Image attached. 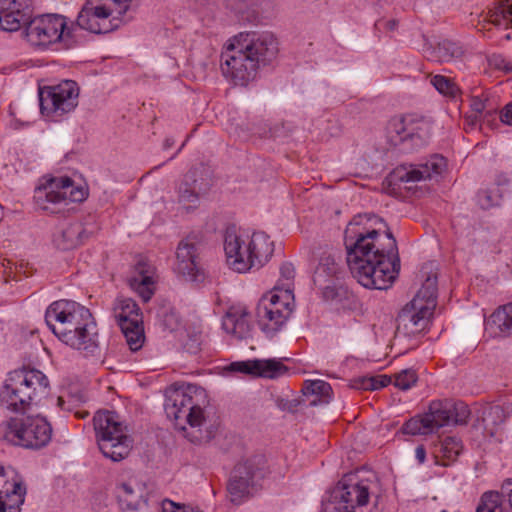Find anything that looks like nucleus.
<instances>
[{
  "label": "nucleus",
  "instance_id": "obj_1",
  "mask_svg": "<svg viewBox=\"0 0 512 512\" xmlns=\"http://www.w3.org/2000/svg\"><path fill=\"white\" fill-rule=\"evenodd\" d=\"M347 265L365 288L386 289L396 279L400 259L396 239L382 218L358 214L344 232Z\"/></svg>",
  "mask_w": 512,
  "mask_h": 512
},
{
  "label": "nucleus",
  "instance_id": "obj_2",
  "mask_svg": "<svg viewBox=\"0 0 512 512\" xmlns=\"http://www.w3.org/2000/svg\"><path fill=\"white\" fill-rule=\"evenodd\" d=\"M279 53L276 36L269 31H246L229 38L221 53L223 76L237 86H247L260 69L272 64Z\"/></svg>",
  "mask_w": 512,
  "mask_h": 512
},
{
  "label": "nucleus",
  "instance_id": "obj_3",
  "mask_svg": "<svg viewBox=\"0 0 512 512\" xmlns=\"http://www.w3.org/2000/svg\"><path fill=\"white\" fill-rule=\"evenodd\" d=\"M204 397L202 389L188 386L169 391L165 401L168 418L175 421V427L194 444L209 442L219 426L218 419L200 405V399Z\"/></svg>",
  "mask_w": 512,
  "mask_h": 512
},
{
  "label": "nucleus",
  "instance_id": "obj_4",
  "mask_svg": "<svg viewBox=\"0 0 512 512\" xmlns=\"http://www.w3.org/2000/svg\"><path fill=\"white\" fill-rule=\"evenodd\" d=\"M45 321L58 339L72 349L93 351L98 347L92 314L77 302L65 299L53 302L46 310Z\"/></svg>",
  "mask_w": 512,
  "mask_h": 512
},
{
  "label": "nucleus",
  "instance_id": "obj_5",
  "mask_svg": "<svg viewBox=\"0 0 512 512\" xmlns=\"http://www.w3.org/2000/svg\"><path fill=\"white\" fill-rule=\"evenodd\" d=\"M48 377L39 369L22 365L9 371L0 387V405L14 413L38 406L50 394Z\"/></svg>",
  "mask_w": 512,
  "mask_h": 512
},
{
  "label": "nucleus",
  "instance_id": "obj_6",
  "mask_svg": "<svg viewBox=\"0 0 512 512\" xmlns=\"http://www.w3.org/2000/svg\"><path fill=\"white\" fill-rule=\"evenodd\" d=\"M224 251L228 266L245 273L266 264L274 252V244L264 232L248 235L229 228L224 237Z\"/></svg>",
  "mask_w": 512,
  "mask_h": 512
},
{
  "label": "nucleus",
  "instance_id": "obj_7",
  "mask_svg": "<svg viewBox=\"0 0 512 512\" xmlns=\"http://www.w3.org/2000/svg\"><path fill=\"white\" fill-rule=\"evenodd\" d=\"M93 424L97 444L104 457L119 462L129 455L133 441L118 414L98 411L93 417Z\"/></svg>",
  "mask_w": 512,
  "mask_h": 512
},
{
  "label": "nucleus",
  "instance_id": "obj_8",
  "mask_svg": "<svg viewBox=\"0 0 512 512\" xmlns=\"http://www.w3.org/2000/svg\"><path fill=\"white\" fill-rule=\"evenodd\" d=\"M133 0H87L77 17V25L91 33H109L122 24Z\"/></svg>",
  "mask_w": 512,
  "mask_h": 512
},
{
  "label": "nucleus",
  "instance_id": "obj_9",
  "mask_svg": "<svg viewBox=\"0 0 512 512\" xmlns=\"http://www.w3.org/2000/svg\"><path fill=\"white\" fill-rule=\"evenodd\" d=\"M437 277L428 276L417 294L399 314V321L410 333L428 329L437 306Z\"/></svg>",
  "mask_w": 512,
  "mask_h": 512
},
{
  "label": "nucleus",
  "instance_id": "obj_10",
  "mask_svg": "<svg viewBox=\"0 0 512 512\" xmlns=\"http://www.w3.org/2000/svg\"><path fill=\"white\" fill-rule=\"evenodd\" d=\"M431 122L415 114L392 118L387 125V138L394 147L411 152L424 147L431 136Z\"/></svg>",
  "mask_w": 512,
  "mask_h": 512
},
{
  "label": "nucleus",
  "instance_id": "obj_11",
  "mask_svg": "<svg viewBox=\"0 0 512 512\" xmlns=\"http://www.w3.org/2000/svg\"><path fill=\"white\" fill-rule=\"evenodd\" d=\"M3 438L14 445L29 449L46 446L52 437L49 422L41 416L11 418L2 425Z\"/></svg>",
  "mask_w": 512,
  "mask_h": 512
},
{
  "label": "nucleus",
  "instance_id": "obj_12",
  "mask_svg": "<svg viewBox=\"0 0 512 512\" xmlns=\"http://www.w3.org/2000/svg\"><path fill=\"white\" fill-rule=\"evenodd\" d=\"M295 308L294 291L274 287L259 301L257 315L262 330L272 335L281 330Z\"/></svg>",
  "mask_w": 512,
  "mask_h": 512
},
{
  "label": "nucleus",
  "instance_id": "obj_13",
  "mask_svg": "<svg viewBox=\"0 0 512 512\" xmlns=\"http://www.w3.org/2000/svg\"><path fill=\"white\" fill-rule=\"evenodd\" d=\"M370 481L344 478L333 490L330 499L324 503V512H370Z\"/></svg>",
  "mask_w": 512,
  "mask_h": 512
},
{
  "label": "nucleus",
  "instance_id": "obj_14",
  "mask_svg": "<svg viewBox=\"0 0 512 512\" xmlns=\"http://www.w3.org/2000/svg\"><path fill=\"white\" fill-rule=\"evenodd\" d=\"M79 87L75 81L64 80L57 85L39 89L40 110L51 121H59L78 105Z\"/></svg>",
  "mask_w": 512,
  "mask_h": 512
},
{
  "label": "nucleus",
  "instance_id": "obj_15",
  "mask_svg": "<svg viewBox=\"0 0 512 512\" xmlns=\"http://www.w3.org/2000/svg\"><path fill=\"white\" fill-rule=\"evenodd\" d=\"M88 192L81 185L67 177L51 178L46 185L39 187L34 195L40 209L54 213L50 204H67L68 202H81L86 199Z\"/></svg>",
  "mask_w": 512,
  "mask_h": 512
},
{
  "label": "nucleus",
  "instance_id": "obj_16",
  "mask_svg": "<svg viewBox=\"0 0 512 512\" xmlns=\"http://www.w3.org/2000/svg\"><path fill=\"white\" fill-rule=\"evenodd\" d=\"M113 313L130 350L136 352L141 349L145 335L142 312L137 303L130 298H118Z\"/></svg>",
  "mask_w": 512,
  "mask_h": 512
},
{
  "label": "nucleus",
  "instance_id": "obj_17",
  "mask_svg": "<svg viewBox=\"0 0 512 512\" xmlns=\"http://www.w3.org/2000/svg\"><path fill=\"white\" fill-rule=\"evenodd\" d=\"M27 24L26 37L34 46H48L71 37L66 18L61 15H42L29 20Z\"/></svg>",
  "mask_w": 512,
  "mask_h": 512
},
{
  "label": "nucleus",
  "instance_id": "obj_18",
  "mask_svg": "<svg viewBox=\"0 0 512 512\" xmlns=\"http://www.w3.org/2000/svg\"><path fill=\"white\" fill-rule=\"evenodd\" d=\"M265 464L263 457L255 456L235 466L228 484L232 502L240 503L242 498L250 494L251 489L264 478Z\"/></svg>",
  "mask_w": 512,
  "mask_h": 512
},
{
  "label": "nucleus",
  "instance_id": "obj_19",
  "mask_svg": "<svg viewBox=\"0 0 512 512\" xmlns=\"http://www.w3.org/2000/svg\"><path fill=\"white\" fill-rule=\"evenodd\" d=\"M452 423L451 401H432L428 411L406 421L401 430L408 435H427Z\"/></svg>",
  "mask_w": 512,
  "mask_h": 512
},
{
  "label": "nucleus",
  "instance_id": "obj_20",
  "mask_svg": "<svg viewBox=\"0 0 512 512\" xmlns=\"http://www.w3.org/2000/svg\"><path fill=\"white\" fill-rule=\"evenodd\" d=\"M202 247V237L196 233L187 235L177 246L174 270L187 281H197L203 276Z\"/></svg>",
  "mask_w": 512,
  "mask_h": 512
},
{
  "label": "nucleus",
  "instance_id": "obj_21",
  "mask_svg": "<svg viewBox=\"0 0 512 512\" xmlns=\"http://www.w3.org/2000/svg\"><path fill=\"white\" fill-rule=\"evenodd\" d=\"M222 328L235 340H246L251 342L249 348L255 350L252 333L254 326L252 316L244 305L230 306L222 319Z\"/></svg>",
  "mask_w": 512,
  "mask_h": 512
},
{
  "label": "nucleus",
  "instance_id": "obj_22",
  "mask_svg": "<svg viewBox=\"0 0 512 512\" xmlns=\"http://www.w3.org/2000/svg\"><path fill=\"white\" fill-rule=\"evenodd\" d=\"M226 370L268 379L279 378L288 372L287 366L275 358L237 361L229 364Z\"/></svg>",
  "mask_w": 512,
  "mask_h": 512
},
{
  "label": "nucleus",
  "instance_id": "obj_23",
  "mask_svg": "<svg viewBox=\"0 0 512 512\" xmlns=\"http://www.w3.org/2000/svg\"><path fill=\"white\" fill-rule=\"evenodd\" d=\"M31 17L30 0H0V30L18 31Z\"/></svg>",
  "mask_w": 512,
  "mask_h": 512
},
{
  "label": "nucleus",
  "instance_id": "obj_24",
  "mask_svg": "<svg viewBox=\"0 0 512 512\" xmlns=\"http://www.w3.org/2000/svg\"><path fill=\"white\" fill-rule=\"evenodd\" d=\"M446 166L447 162L443 156L434 155L423 164L410 166L408 169L397 168L394 177L403 183H416L441 175Z\"/></svg>",
  "mask_w": 512,
  "mask_h": 512
},
{
  "label": "nucleus",
  "instance_id": "obj_25",
  "mask_svg": "<svg viewBox=\"0 0 512 512\" xmlns=\"http://www.w3.org/2000/svg\"><path fill=\"white\" fill-rule=\"evenodd\" d=\"M0 489V512H20L26 496V486L22 479L5 472V480Z\"/></svg>",
  "mask_w": 512,
  "mask_h": 512
},
{
  "label": "nucleus",
  "instance_id": "obj_26",
  "mask_svg": "<svg viewBox=\"0 0 512 512\" xmlns=\"http://www.w3.org/2000/svg\"><path fill=\"white\" fill-rule=\"evenodd\" d=\"M129 286L144 302H148L156 288L155 267L146 261H139L129 279Z\"/></svg>",
  "mask_w": 512,
  "mask_h": 512
},
{
  "label": "nucleus",
  "instance_id": "obj_27",
  "mask_svg": "<svg viewBox=\"0 0 512 512\" xmlns=\"http://www.w3.org/2000/svg\"><path fill=\"white\" fill-rule=\"evenodd\" d=\"M88 235L82 223L74 222L64 225L54 234L53 242L60 250H71L81 245Z\"/></svg>",
  "mask_w": 512,
  "mask_h": 512
},
{
  "label": "nucleus",
  "instance_id": "obj_28",
  "mask_svg": "<svg viewBox=\"0 0 512 512\" xmlns=\"http://www.w3.org/2000/svg\"><path fill=\"white\" fill-rule=\"evenodd\" d=\"M119 504L126 510H138L146 504L144 489L138 484L122 483L116 488Z\"/></svg>",
  "mask_w": 512,
  "mask_h": 512
},
{
  "label": "nucleus",
  "instance_id": "obj_29",
  "mask_svg": "<svg viewBox=\"0 0 512 512\" xmlns=\"http://www.w3.org/2000/svg\"><path fill=\"white\" fill-rule=\"evenodd\" d=\"M484 22L500 29L512 27V0H497L488 10Z\"/></svg>",
  "mask_w": 512,
  "mask_h": 512
},
{
  "label": "nucleus",
  "instance_id": "obj_30",
  "mask_svg": "<svg viewBox=\"0 0 512 512\" xmlns=\"http://www.w3.org/2000/svg\"><path fill=\"white\" fill-rule=\"evenodd\" d=\"M476 512H512V491L507 497L499 492H485Z\"/></svg>",
  "mask_w": 512,
  "mask_h": 512
},
{
  "label": "nucleus",
  "instance_id": "obj_31",
  "mask_svg": "<svg viewBox=\"0 0 512 512\" xmlns=\"http://www.w3.org/2000/svg\"><path fill=\"white\" fill-rule=\"evenodd\" d=\"M488 326L495 334L512 335V302L496 309L490 316Z\"/></svg>",
  "mask_w": 512,
  "mask_h": 512
},
{
  "label": "nucleus",
  "instance_id": "obj_32",
  "mask_svg": "<svg viewBox=\"0 0 512 512\" xmlns=\"http://www.w3.org/2000/svg\"><path fill=\"white\" fill-rule=\"evenodd\" d=\"M302 392L305 396H314L311 405L327 404L332 398V388L323 380H306Z\"/></svg>",
  "mask_w": 512,
  "mask_h": 512
},
{
  "label": "nucleus",
  "instance_id": "obj_33",
  "mask_svg": "<svg viewBox=\"0 0 512 512\" xmlns=\"http://www.w3.org/2000/svg\"><path fill=\"white\" fill-rule=\"evenodd\" d=\"M196 180L192 173L185 176L178 189L179 203L187 210L196 208L199 203V194L196 191Z\"/></svg>",
  "mask_w": 512,
  "mask_h": 512
},
{
  "label": "nucleus",
  "instance_id": "obj_34",
  "mask_svg": "<svg viewBox=\"0 0 512 512\" xmlns=\"http://www.w3.org/2000/svg\"><path fill=\"white\" fill-rule=\"evenodd\" d=\"M492 104L485 94L472 96L470 98V111L465 116V122L471 127L481 128V116L491 107Z\"/></svg>",
  "mask_w": 512,
  "mask_h": 512
},
{
  "label": "nucleus",
  "instance_id": "obj_35",
  "mask_svg": "<svg viewBox=\"0 0 512 512\" xmlns=\"http://www.w3.org/2000/svg\"><path fill=\"white\" fill-rule=\"evenodd\" d=\"M340 270L339 264L331 255H323L320 258L319 264L316 267L314 281L327 282L335 277Z\"/></svg>",
  "mask_w": 512,
  "mask_h": 512
},
{
  "label": "nucleus",
  "instance_id": "obj_36",
  "mask_svg": "<svg viewBox=\"0 0 512 512\" xmlns=\"http://www.w3.org/2000/svg\"><path fill=\"white\" fill-rule=\"evenodd\" d=\"M435 57L439 62H449L463 54L462 47L451 40H443L434 48Z\"/></svg>",
  "mask_w": 512,
  "mask_h": 512
},
{
  "label": "nucleus",
  "instance_id": "obj_37",
  "mask_svg": "<svg viewBox=\"0 0 512 512\" xmlns=\"http://www.w3.org/2000/svg\"><path fill=\"white\" fill-rule=\"evenodd\" d=\"M502 194L499 187L480 190L477 194V202L482 209H490L500 204Z\"/></svg>",
  "mask_w": 512,
  "mask_h": 512
},
{
  "label": "nucleus",
  "instance_id": "obj_38",
  "mask_svg": "<svg viewBox=\"0 0 512 512\" xmlns=\"http://www.w3.org/2000/svg\"><path fill=\"white\" fill-rule=\"evenodd\" d=\"M431 84L444 96L456 98L459 94L458 86L449 78L442 75H435L431 78Z\"/></svg>",
  "mask_w": 512,
  "mask_h": 512
},
{
  "label": "nucleus",
  "instance_id": "obj_39",
  "mask_svg": "<svg viewBox=\"0 0 512 512\" xmlns=\"http://www.w3.org/2000/svg\"><path fill=\"white\" fill-rule=\"evenodd\" d=\"M462 442L456 437H446L441 443V455L448 461H454L462 452Z\"/></svg>",
  "mask_w": 512,
  "mask_h": 512
},
{
  "label": "nucleus",
  "instance_id": "obj_40",
  "mask_svg": "<svg viewBox=\"0 0 512 512\" xmlns=\"http://www.w3.org/2000/svg\"><path fill=\"white\" fill-rule=\"evenodd\" d=\"M295 267L291 262H284L280 266V277L274 287L294 291Z\"/></svg>",
  "mask_w": 512,
  "mask_h": 512
},
{
  "label": "nucleus",
  "instance_id": "obj_41",
  "mask_svg": "<svg viewBox=\"0 0 512 512\" xmlns=\"http://www.w3.org/2000/svg\"><path fill=\"white\" fill-rule=\"evenodd\" d=\"M417 381V375L414 370L406 369L396 374L395 386L401 390L410 389Z\"/></svg>",
  "mask_w": 512,
  "mask_h": 512
},
{
  "label": "nucleus",
  "instance_id": "obj_42",
  "mask_svg": "<svg viewBox=\"0 0 512 512\" xmlns=\"http://www.w3.org/2000/svg\"><path fill=\"white\" fill-rule=\"evenodd\" d=\"M452 423L466 424L470 417V410L463 402H451Z\"/></svg>",
  "mask_w": 512,
  "mask_h": 512
},
{
  "label": "nucleus",
  "instance_id": "obj_43",
  "mask_svg": "<svg viewBox=\"0 0 512 512\" xmlns=\"http://www.w3.org/2000/svg\"><path fill=\"white\" fill-rule=\"evenodd\" d=\"M488 63L492 68H495L497 70H501L505 73L512 72V62L506 59L501 54H492L491 56H489Z\"/></svg>",
  "mask_w": 512,
  "mask_h": 512
},
{
  "label": "nucleus",
  "instance_id": "obj_44",
  "mask_svg": "<svg viewBox=\"0 0 512 512\" xmlns=\"http://www.w3.org/2000/svg\"><path fill=\"white\" fill-rule=\"evenodd\" d=\"M484 421L497 425L504 421V411L499 405L491 406L484 414Z\"/></svg>",
  "mask_w": 512,
  "mask_h": 512
},
{
  "label": "nucleus",
  "instance_id": "obj_45",
  "mask_svg": "<svg viewBox=\"0 0 512 512\" xmlns=\"http://www.w3.org/2000/svg\"><path fill=\"white\" fill-rule=\"evenodd\" d=\"M390 381L391 379L386 375L371 377L364 381V388L377 390L386 387L390 383Z\"/></svg>",
  "mask_w": 512,
  "mask_h": 512
},
{
  "label": "nucleus",
  "instance_id": "obj_46",
  "mask_svg": "<svg viewBox=\"0 0 512 512\" xmlns=\"http://www.w3.org/2000/svg\"><path fill=\"white\" fill-rule=\"evenodd\" d=\"M162 324L166 329L173 331L180 325V318L174 310H171L163 315Z\"/></svg>",
  "mask_w": 512,
  "mask_h": 512
},
{
  "label": "nucleus",
  "instance_id": "obj_47",
  "mask_svg": "<svg viewBox=\"0 0 512 512\" xmlns=\"http://www.w3.org/2000/svg\"><path fill=\"white\" fill-rule=\"evenodd\" d=\"M163 512H201L191 507L180 506L170 500H164L162 504Z\"/></svg>",
  "mask_w": 512,
  "mask_h": 512
},
{
  "label": "nucleus",
  "instance_id": "obj_48",
  "mask_svg": "<svg viewBox=\"0 0 512 512\" xmlns=\"http://www.w3.org/2000/svg\"><path fill=\"white\" fill-rule=\"evenodd\" d=\"M498 118V113L496 108L492 105L489 109L481 116V125L486 124L489 127H493L496 125V121Z\"/></svg>",
  "mask_w": 512,
  "mask_h": 512
},
{
  "label": "nucleus",
  "instance_id": "obj_49",
  "mask_svg": "<svg viewBox=\"0 0 512 512\" xmlns=\"http://www.w3.org/2000/svg\"><path fill=\"white\" fill-rule=\"evenodd\" d=\"M499 118L503 124L512 126V101L502 108Z\"/></svg>",
  "mask_w": 512,
  "mask_h": 512
},
{
  "label": "nucleus",
  "instance_id": "obj_50",
  "mask_svg": "<svg viewBox=\"0 0 512 512\" xmlns=\"http://www.w3.org/2000/svg\"><path fill=\"white\" fill-rule=\"evenodd\" d=\"M415 457L420 464H423L426 459V450L423 445H419L415 449Z\"/></svg>",
  "mask_w": 512,
  "mask_h": 512
},
{
  "label": "nucleus",
  "instance_id": "obj_51",
  "mask_svg": "<svg viewBox=\"0 0 512 512\" xmlns=\"http://www.w3.org/2000/svg\"><path fill=\"white\" fill-rule=\"evenodd\" d=\"M175 141L172 138H166L163 144L164 149H169L174 145Z\"/></svg>",
  "mask_w": 512,
  "mask_h": 512
},
{
  "label": "nucleus",
  "instance_id": "obj_52",
  "mask_svg": "<svg viewBox=\"0 0 512 512\" xmlns=\"http://www.w3.org/2000/svg\"><path fill=\"white\" fill-rule=\"evenodd\" d=\"M5 480V470L3 467L0 466V485L2 484V482H4Z\"/></svg>",
  "mask_w": 512,
  "mask_h": 512
},
{
  "label": "nucleus",
  "instance_id": "obj_53",
  "mask_svg": "<svg viewBox=\"0 0 512 512\" xmlns=\"http://www.w3.org/2000/svg\"><path fill=\"white\" fill-rule=\"evenodd\" d=\"M57 403H58V406H59V407H62V406H63L64 401H63L62 397H58V399H57Z\"/></svg>",
  "mask_w": 512,
  "mask_h": 512
},
{
  "label": "nucleus",
  "instance_id": "obj_54",
  "mask_svg": "<svg viewBox=\"0 0 512 512\" xmlns=\"http://www.w3.org/2000/svg\"><path fill=\"white\" fill-rule=\"evenodd\" d=\"M108 369L114 370V371H122L123 370L122 368H115V367H112V366H108Z\"/></svg>",
  "mask_w": 512,
  "mask_h": 512
},
{
  "label": "nucleus",
  "instance_id": "obj_55",
  "mask_svg": "<svg viewBox=\"0 0 512 512\" xmlns=\"http://www.w3.org/2000/svg\"><path fill=\"white\" fill-rule=\"evenodd\" d=\"M332 291H333V290H330V289H329V286H326V292H325V294H327L328 292H332Z\"/></svg>",
  "mask_w": 512,
  "mask_h": 512
},
{
  "label": "nucleus",
  "instance_id": "obj_56",
  "mask_svg": "<svg viewBox=\"0 0 512 512\" xmlns=\"http://www.w3.org/2000/svg\"><path fill=\"white\" fill-rule=\"evenodd\" d=\"M102 362H103V364H107L108 363V359L106 358Z\"/></svg>",
  "mask_w": 512,
  "mask_h": 512
},
{
  "label": "nucleus",
  "instance_id": "obj_57",
  "mask_svg": "<svg viewBox=\"0 0 512 512\" xmlns=\"http://www.w3.org/2000/svg\"><path fill=\"white\" fill-rule=\"evenodd\" d=\"M441 512H448L447 510H442Z\"/></svg>",
  "mask_w": 512,
  "mask_h": 512
}]
</instances>
